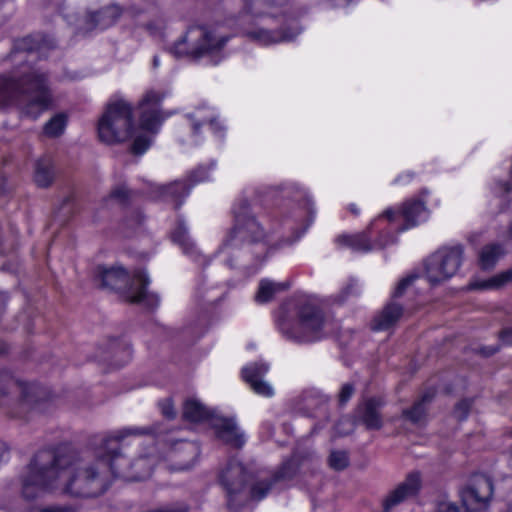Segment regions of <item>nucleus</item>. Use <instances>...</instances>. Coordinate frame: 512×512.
Here are the masks:
<instances>
[{
    "mask_svg": "<svg viewBox=\"0 0 512 512\" xmlns=\"http://www.w3.org/2000/svg\"><path fill=\"white\" fill-rule=\"evenodd\" d=\"M251 478L245 466L236 459L230 460L220 472L219 481L227 492L228 505L236 508L235 498L242 493L246 483Z\"/></svg>",
    "mask_w": 512,
    "mask_h": 512,
    "instance_id": "2eb2a0df",
    "label": "nucleus"
},
{
    "mask_svg": "<svg viewBox=\"0 0 512 512\" xmlns=\"http://www.w3.org/2000/svg\"><path fill=\"white\" fill-rule=\"evenodd\" d=\"M418 277L417 274L411 273L398 281L391 292V299L382 310L379 320H399L417 316L416 311L420 309V306H403L398 300L410 290Z\"/></svg>",
    "mask_w": 512,
    "mask_h": 512,
    "instance_id": "4468645a",
    "label": "nucleus"
},
{
    "mask_svg": "<svg viewBox=\"0 0 512 512\" xmlns=\"http://www.w3.org/2000/svg\"><path fill=\"white\" fill-rule=\"evenodd\" d=\"M213 166L214 165L210 167L199 166L188 175L186 181L179 180L168 185L153 184L151 193H153L156 198L174 201L176 208H178L182 200L189 195L193 185L210 180V170Z\"/></svg>",
    "mask_w": 512,
    "mask_h": 512,
    "instance_id": "ddd939ff",
    "label": "nucleus"
},
{
    "mask_svg": "<svg viewBox=\"0 0 512 512\" xmlns=\"http://www.w3.org/2000/svg\"><path fill=\"white\" fill-rule=\"evenodd\" d=\"M148 459L147 458H140L138 459L135 463H133V467L134 468H142V467H147L148 466Z\"/></svg>",
    "mask_w": 512,
    "mask_h": 512,
    "instance_id": "49530a36",
    "label": "nucleus"
},
{
    "mask_svg": "<svg viewBox=\"0 0 512 512\" xmlns=\"http://www.w3.org/2000/svg\"><path fill=\"white\" fill-rule=\"evenodd\" d=\"M228 41V38L216 35L205 27L194 26L187 30L186 34L174 43L171 52L176 57L192 54L200 56L219 51Z\"/></svg>",
    "mask_w": 512,
    "mask_h": 512,
    "instance_id": "9b49d317",
    "label": "nucleus"
},
{
    "mask_svg": "<svg viewBox=\"0 0 512 512\" xmlns=\"http://www.w3.org/2000/svg\"><path fill=\"white\" fill-rule=\"evenodd\" d=\"M269 371V365L264 362H255L242 368L243 380L250 386L254 393L263 397H272L274 390L272 386L263 380Z\"/></svg>",
    "mask_w": 512,
    "mask_h": 512,
    "instance_id": "f3484780",
    "label": "nucleus"
},
{
    "mask_svg": "<svg viewBox=\"0 0 512 512\" xmlns=\"http://www.w3.org/2000/svg\"><path fill=\"white\" fill-rule=\"evenodd\" d=\"M498 351V347H482L480 350H479V353L485 357H489V356H492L493 354H495L496 352Z\"/></svg>",
    "mask_w": 512,
    "mask_h": 512,
    "instance_id": "37998d69",
    "label": "nucleus"
},
{
    "mask_svg": "<svg viewBox=\"0 0 512 512\" xmlns=\"http://www.w3.org/2000/svg\"><path fill=\"white\" fill-rule=\"evenodd\" d=\"M7 351V346L5 343L0 342V354H3Z\"/></svg>",
    "mask_w": 512,
    "mask_h": 512,
    "instance_id": "5fc2aeb1",
    "label": "nucleus"
},
{
    "mask_svg": "<svg viewBox=\"0 0 512 512\" xmlns=\"http://www.w3.org/2000/svg\"><path fill=\"white\" fill-rule=\"evenodd\" d=\"M362 288L356 280H351L337 295L335 300L339 303L344 302L351 296H359Z\"/></svg>",
    "mask_w": 512,
    "mask_h": 512,
    "instance_id": "473e14b6",
    "label": "nucleus"
},
{
    "mask_svg": "<svg viewBox=\"0 0 512 512\" xmlns=\"http://www.w3.org/2000/svg\"><path fill=\"white\" fill-rule=\"evenodd\" d=\"M33 512H68V510L64 509V508L51 507V508L39 509V510H36Z\"/></svg>",
    "mask_w": 512,
    "mask_h": 512,
    "instance_id": "de8ad7c7",
    "label": "nucleus"
},
{
    "mask_svg": "<svg viewBox=\"0 0 512 512\" xmlns=\"http://www.w3.org/2000/svg\"><path fill=\"white\" fill-rule=\"evenodd\" d=\"M414 174L412 172H405L398 177H396L393 181L394 184H408L412 181Z\"/></svg>",
    "mask_w": 512,
    "mask_h": 512,
    "instance_id": "58836bf2",
    "label": "nucleus"
},
{
    "mask_svg": "<svg viewBox=\"0 0 512 512\" xmlns=\"http://www.w3.org/2000/svg\"><path fill=\"white\" fill-rule=\"evenodd\" d=\"M471 408V401L464 399L461 400L457 405L455 406L454 413L456 417L460 420H463L467 417L469 410Z\"/></svg>",
    "mask_w": 512,
    "mask_h": 512,
    "instance_id": "f704fd0d",
    "label": "nucleus"
},
{
    "mask_svg": "<svg viewBox=\"0 0 512 512\" xmlns=\"http://www.w3.org/2000/svg\"><path fill=\"white\" fill-rule=\"evenodd\" d=\"M394 322H388V321H385V322H377V324L375 326L372 327V329L374 331H380V330H386V329H390L392 324Z\"/></svg>",
    "mask_w": 512,
    "mask_h": 512,
    "instance_id": "c03bdc74",
    "label": "nucleus"
},
{
    "mask_svg": "<svg viewBox=\"0 0 512 512\" xmlns=\"http://www.w3.org/2000/svg\"><path fill=\"white\" fill-rule=\"evenodd\" d=\"M41 394L38 386L20 382L9 372L0 370V404L14 405V416L22 417L31 410L40 409Z\"/></svg>",
    "mask_w": 512,
    "mask_h": 512,
    "instance_id": "6e6552de",
    "label": "nucleus"
},
{
    "mask_svg": "<svg viewBox=\"0 0 512 512\" xmlns=\"http://www.w3.org/2000/svg\"><path fill=\"white\" fill-rule=\"evenodd\" d=\"M383 405L384 401L380 397H371L359 404L357 416L367 429L379 430L382 428L383 419L380 409Z\"/></svg>",
    "mask_w": 512,
    "mask_h": 512,
    "instance_id": "412c9836",
    "label": "nucleus"
},
{
    "mask_svg": "<svg viewBox=\"0 0 512 512\" xmlns=\"http://www.w3.org/2000/svg\"><path fill=\"white\" fill-rule=\"evenodd\" d=\"M493 493L492 480L486 475L476 474L461 490L460 497L466 512H482L488 508Z\"/></svg>",
    "mask_w": 512,
    "mask_h": 512,
    "instance_id": "f8f14e48",
    "label": "nucleus"
},
{
    "mask_svg": "<svg viewBox=\"0 0 512 512\" xmlns=\"http://www.w3.org/2000/svg\"><path fill=\"white\" fill-rule=\"evenodd\" d=\"M189 508L184 503H176L171 505H166L160 508L152 509L146 512H188Z\"/></svg>",
    "mask_w": 512,
    "mask_h": 512,
    "instance_id": "c9c22d12",
    "label": "nucleus"
},
{
    "mask_svg": "<svg viewBox=\"0 0 512 512\" xmlns=\"http://www.w3.org/2000/svg\"><path fill=\"white\" fill-rule=\"evenodd\" d=\"M421 487V478L418 473H411L406 480L398 485L384 500L383 507L386 512L398 505L408 497L417 494Z\"/></svg>",
    "mask_w": 512,
    "mask_h": 512,
    "instance_id": "4be33fe9",
    "label": "nucleus"
},
{
    "mask_svg": "<svg viewBox=\"0 0 512 512\" xmlns=\"http://www.w3.org/2000/svg\"><path fill=\"white\" fill-rule=\"evenodd\" d=\"M330 466L335 470H343L348 466L349 458L344 451H334L329 457Z\"/></svg>",
    "mask_w": 512,
    "mask_h": 512,
    "instance_id": "72a5a7b5",
    "label": "nucleus"
},
{
    "mask_svg": "<svg viewBox=\"0 0 512 512\" xmlns=\"http://www.w3.org/2000/svg\"><path fill=\"white\" fill-rule=\"evenodd\" d=\"M271 188L265 191L253 187L245 188L233 205L234 225L216 252V256L230 268L234 260L246 253H256L254 247L264 250L267 233L252 212V205L266 201Z\"/></svg>",
    "mask_w": 512,
    "mask_h": 512,
    "instance_id": "7ed1b4c3",
    "label": "nucleus"
},
{
    "mask_svg": "<svg viewBox=\"0 0 512 512\" xmlns=\"http://www.w3.org/2000/svg\"><path fill=\"white\" fill-rule=\"evenodd\" d=\"M326 322H278L277 329L287 340L304 343L323 337Z\"/></svg>",
    "mask_w": 512,
    "mask_h": 512,
    "instance_id": "dca6fc26",
    "label": "nucleus"
},
{
    "mask_svg": "<svg viewBox=\"0 0 512 512\" xmlns=\"http://www.w3.org/2000/svg\"><path fill=\"white\" fill-rule=\"evenodd\" d=\"M354 393V386L350 383H346L342 386L339 393V403L345 405Z\"/></svg>",
    "mask_w": 512,
    "mask_h": 512,
    "instance_id": "e433bc0d",
    "label": "nucleus"
},
{
    "mask_svg": "<svg viewBox=\"0 0 512 512\" xmlns=\"http://www.w3.org/2000/svg\"><path fill=\"white\" fill-rule=\"evenodd\" d=\"M150 433H154V428H124L110 433L97 450L100 459L95 464L80 460L73 452H64L61 449L39 451L23 479V495L32 499L40 491L61 486L71 496L95 497L104 493L110 485L107 472L115 477L144 480L150 476L151 470L126 474L123 468L129 461L118 453V449L127 436Z\"/></svg>",
    "mask_w": 512,
    "mask_h": 512,
    "instance_id": "f257e3e1",
    "label": "nucleus"
},
{
    "mask_svg": "<svg viewBox=\"0 0 512 512\" xmlns=\"http://www.w3.org/2000/svg\"><path fill=\"white\" fill-rule=\"evenodd\" d=\"M512 282V268L489 279H475L468 284L469 290H496Z\"/></svg>",
    "mask_w": 512,
    "mask_h": 512,
    "instance_id": "a878e982",
    "label": "nucleus"
},
{
    "mask_svg": "<svg viewBox=\"0 0 512 512\" xmlns=\"http://www.w3.org/2000/svg\"><path fill=\"white\" fill-rule=\"evenodd\" d=\"M349 211L354 214L355 216H358L360 214V209L356 204H350L348 206Z\"/></svg>",
    "mask_w": 512,
    "mask_h": 512,
    "instance_id": "3c124183",
    "label": "nucleus"
},
{
    "mask_svg": "<svg viewBox=\"0 0 512 512\" xmlns=\"http://www.w3.org/2000/svg\"><path fill=\"white\" fill-rule=\"evenodd\" d=\"M395 215L396 211L389 208L375 218L364 232L341 235L337 237L336 242L361 253L382 249L395 241L396 227H392Z\"/></svg>",
    "mask_w": 512,
    "mask_h": 512,
    "instance_id": "0eeeda50",
    "label": "nucleus"
},
{
    "mask_svg": "<svg viewBox=\"0 0 512 512\" xmlns=\"http://www.w3.org/2000/svg\"><path fill=\"white\" fill-rule=\"evenodd\" d=\"M54 171L52 162L48 158L36 162L34 179L38 186L47 187L53 180Z\"/></svg>",
    "mask_w": 512,
    "mask_h": 512,
    "instance_id": "c85d7f7f",
    "label": "nucleus"
},
{
    "mask_svg": "<svg viewBox=\"0 0 512 512\" xmlns=\"http://www.w3.org/2000/svg\"><path fill=\"white\" fill-rule=\"evenodd\" d=\"M171 238L173 242L181 247L183 253L189 256L192 260L200 265L208 264V257L202 255L198 250L195 243L190 238L186 224L182 218L177 219L171 232Z\"/></svg>",
    "mask_w": 512,
    "mask_h": 512,
    "instance_id": "a211bd4d",
    "label": "nucleus"
},
{
    "mask_svg": "<svg viewBox=\"0 0 512 512\" xmlns=\"http://www.w3.org/2000/svg\"><path fill=\"white\" fill-rule=\"evenodd\" d=\"M212 426L218 439L234 447L241 448L245 444L244 434L239 430L232 418L217 417L213 420Z\"/></svg>",
    "mask_w": 512,
    "mask_h": 512,
    "instance_id": "aec40b11",
    "label": "nucleus"
},
{
    "mask_svg": "<svg viewBox=\"0 0 512 512\" xmlns=\"http://www.w3.org/2000/svg\"><path fill=\"white\" fill-rule=\"evenodd\" d=\"M497 186H499L497 189L502 194L508 193L511 190V185L507 182H499Z\"/></svg>",
    "mask_w": 512,
    "mask_h": 512,
    "instance_id": "a18cd8bd",
    "label": "nucleus"
},
{
    "mask_svg": "<svg viewBox=\"0 0 512 512\" xmlns=\"http://www.w3.org/2000/svg\"><path fill=\"white\" fill-rule=\"evenodd\" d=\"M186 125L178 129V140L183 145L197 146L204 139V132L211 129L217 136L222 135V125L217 112L209 106L196 107L185 116Z\"/></svg>",
    "mask_w": 512,
    "mask_h": 512,
    "instance_id": "1a4fd4ad",
    "label": "nucleus"
},
{
    "mask_svg": "<svg viewBox=\"0 0 512 512\" xmlns=\"http://www.w3.org/2000/svg\"><path fill=\"white\" fill-rule=\"evenodd\" d=\"M131 197V191L126 187L125 184H120L114 187L108 198L105 200L108 203L125 204Z\"/></svg>",
    "mask_w": 512,
    "mask_h": 512,
    "instance_id": "2f4dec72",
    "label": "nucleus"
},
{
    "mask_svg": "<svg viewBox=\"0 0 512 512\" xmlns=\"http://www.w3.org/2000/svg\"><path fill=\"white\" fill-rule=\"evenodd\" d=\"M160 66V60L158 56L153 57V67L158 68Z\"/></svg>",
    "mask_w": 512,
    "mask_h": 512,
    "instance_id": "864d4df0",
    "label": "nucleus"
},
{
    "mask_svg": "<svg viewBox=\"0 0 512 512\" xmlns=\"http://www.w3.org/2000/svg\"><path fill=\"white\" fill-rule=\"evenodd\" d=\"M504 254L503 246L498 243L485 245L479 252V265L483 270H490Z\"/></svg>",
    "mask_w": 512,
    "mask_h": 512,
    "instance_id": "bb28decb",
    "label": "nucleus"
},
{
    "mask_svg": "<svg viewBox=\"0 0 512 512\" xmlns=\"http://www.w3.org/2000/svg\"><path fill=\"white\" fill-rule=\"evenodd\" d=\"M51 103L44 72L21 65L9 74H0V108L17 105L21 112L36 119Z\"/></svg>",
    "mask_w": 512,
    "mask_h": 512,
    "instance_id": "20e7f679",
    "label": "nucleus"
},
{
    "mask_svg": "<svg viewBox=\"0 0 512 512\" xmlns=\"http://www.w3.org/2000/svg\"><path fill=\"white\" fill-rule=\"evenodd\" d=\"M500 339L504 344L512 345V327L505 329L501 335Z\"/></svg>",
    "mask_w": 512,
    "mask_h": 512,
    "instance_id": "a19ab883",
    "label": "nucleus"
},
{
    "mask_svg": "<svg viewBox=\"0 0 512 512\" xmlns=\"http://www.w3.org/2000/svg\"><path fill=\"white\" fill-rule=\"evenodd\" d=\"M291 286L290 281L275 282L270 279H262L259 282L255 294V301L259 304L273 300L278 294L287 291Z\"/></svg>",
    "mask_w": 512,
    "mask_h": 512,
    "instance_id": "5701e85b",
    "label": "nucleus"
},
{
    "mask_svg": "<svg viewBox=\"0 0 512 512\" xmlns=\"http://www.w3.org/2000/svg\"><path fill=\"white\" fill-rule=\"evenodd\" d=\"M159 406L164 417L168 419H173L175 417L176 412L174 410V406L171 399H165L161 401L159 403Z\"/></svg>",
    "mask_w": 512,
    "mask_h": 512,
    "instance_id": "4c0bfd02",
    "label": "nucleus"
},
{
    "mask_svg": "<svg viewBox=\"0 0 512 512\" xmlns=\"http://www.w3.org/2000/svg\"><path fill=\"white\" fill-rule=\"evenodd\" d=\"M426 195L427 191H422L419 197L411 198L403 203L399 213L403 217L405 225L400 228V231L407 230L428 219L429 213L424 203Z\"/></svg>",
    "mask_w": 512,
    "mask_h": 512,
    "instance_id": "6ab92c4d",
    "label": "nucleus"
},
{
    "mask_svg": "<svg viewBox=\"0 0 512 512\" xmlns=\"http://www.w3.org/2000/svg\"><path fill=\"white\" fill-rule=\"evenodd\" d=\"M291 466V463H286L274 477L254 483L250 490V498L256 501L262 500L266 497L276 481L292 477V473L290 472Z\"/></svg>",
    "mask_w": 512,
    "mask_h": 512,
    "instance_id": "b1692460",
    "label": "nucleus"
},
{
    "mask_svg": "<svg viewBox=\"0 0 512 512\" xmlns=\"http://www.w3.org/2000/svg\"><path fill=\"white\" fill-rule=\"evenodd\" d=\"M461 245L445 246L430 255L424 262L425 277L430 285H439L457 274L463 262Z\"/></svg>",
    "mask_w": 512,
    "mask_h": 512,
    "instance_id": "9d476101",
    "label": "nucleus"
},
{
    "mask_svg": "<svg viewBox=\"0 0 512 512\" xmlns=\"http://www.w3.org/2000/svg\"><path fill=\"white\" fill-rule=\"evenodd\" d=\"M313 219L312 218H308L305 222L304 225L301 226V228L299 230H297V234L296 236L294 237V240L293 241H296L298 240L304 233L305 231L307 230V228L310 226V224L312 223Z\"/></svg>",
    "mask_w": 512,
    "mask_h": 512,
    "instance_id": "79ce46f5",
    "label": "nucleus"
},
{
    "mask_svg": "<svg viewBox=\"0 0 512 512\" xmlns=\"http://www.w3.org/2000/svg\"><path fill=\"white\" fill-rule=\"evenodd\" d=\"M183 416L192 422L202 421L209 416L207 408L195 399H189L184 404Z\"/></svg>",
    "mask_w": 512,
    "mask_h": 512,
    "instance_id": "c756f323",
    "label": "nucleus"
},
{
    "mask_svg": "<svg viewBox=\"0 0 512 512\" xmlns=\"http://www.w3.org/2000/svg\"><path fill=\"white\" fill-rule=\"evenodd\" d=\"M96 273L103 287L119 292L126 301L140 303L150 309L159 306L158 294L147 290L150 280L144 270L137 269L130 275L119 265L98 266Z\"/></svg>",
    "mask_w": 512,
    "mask_h": 512,
    "instance_id": "423d86ee",
    "label": "nucleus"
},
{
    "mask_svg": "<svg viewBox=\"0 0 512 512\" xmlns=\"http://www.w3.org/2000/svg\"><path fill=\"white\" fill-rule=\"evenodd\" d=\"M216 301V298L214 297H208L207 299H205V302L207 303V305H212L214 304V302Z\"/></svg>",
    "mask_w": 512,
    "mask_h": 512,
    "instance_id": "6e6d98bb",
    "label": "nucleus"
},
{
    "mask_svg": "<svg viewBox=\"0 0 512 512\" xmlns=\"http://www.w3.org/2000/svg\"><path fill=\"white\" fill-rule=\"evenodd\" d=\"M11 57L15 60H20L22 61L24 59V53L23 52H20V51H17V52H13Z\"/></svg>",
    "mask_w": 512,
    "mask_h": 512,
    "instance_id": "603ef678",
    "label": "nucleus"
},
{
    "mask_svg": "<svg viewBox=\"0 0 512 512\" xmlns=\"http://www.w3.org/2000/svg\"><path fill=\"white\" fill-rule=\"evenodd\" d=\"M287 0H243L242 22L245 35L262 46L294 40L301 32L294 23L284 30H274L269 22L281 15Z\"/></svg>",
    "mask_w": 512,
    "mask_h": 512,
    "instance_id": "39448f33",
    "label": "nucleus"
},
{
    "mask_svg": "<svg viewBox=\"0 0 512 512\" xmlns=\"http://www.w3.org/2000/svg\"><path fill=\"white\" fill-rule=\"evenodd\" d=\"M508 458H509V461L512 462V445L509 447V450H508Z\"/></svg>",
    "mask_w": 512,
    "mask_h": 512,
    "instance_id": "4d7b16f0",
    "label": "nucleus"
},
{
    "mask_svg": "<svg viewBox=\"0 0 512 512\" xmlns=\"http://www.w3.org/2000/svg\"><path fill=\"white\" fill-rule=\"evenodd\" d=\"M31 41H32V39H31V38H25V39L23 40V47H22V48L27 49V50H29L30 52H32V50H34V49H37L36 47L29 45V43H30Z\"/></svg>",
    "mask_w": 512,
    "mask_h": 512,
    "instance_id": "8fccbe9b",
    "label": "nucleus"
},
{
    "mask_svg": "<svg viewBox=\"0 0 512 512\" xmlns=\"http://www.w3.org/2000/svg\"><path fill=\"white\" fill-rule=\"evenodd\" d=\"M511 435H512V432H511Z\"/></svg>",
    "mask_w": 512,
    "mask_h": 512,
    "instance_id": "bf43d9fd",
    "label": "nucleus"
},
{
    "mask_svg": "<svg viewBox=\"0 0 512 512\" xmlns=\"http://www.w3.org/2000/svg\"><path fill=\"white\" fill-rule=\"evenodd\" d=\"M165 96V93L156 90H149L144 95L138 106L141 129L139 133L132 125L133 108L131 104L122 98L111 99L97 123V134L100 141L114 144L133 137L132 152L143 154L152 142L149 133L158 132L166 118L160 109V103Z\"/></svg>",
    "mask_w": 512,
    "mask_h": 512,
    "instance_id": "f03ea898",
    "label": "nucleus"
},
{
    "mask_svg": "<svg viewBox=\"0 0 512 512\" xmlns=\"http://www.w3.org/2000/svg\"><path fill=\"white\" fill-rule=\"evenodd\" d=\"M435 395V391L424 393L419 401L412 408L403 411V416L414 424L421 423L426 415V404L429 403Z\"/></svg>",
    "mask_w": 512,
    "mask_h": 512,
    "instance_id": "cd10ccee",
    "label": "nucleus"
},
{
    "mask_svg": "<svg viewBox=\"0 0 512 512\" xmlns=\"http://www.w3.org/2000/svg\"><path fill=\"white\" fill-rule=\"evenodd\" d=\"M301 320H321V315L319 314L318 311H313V313L310 316H303Z\"/></svg>",
    "mask_w": 512,
    "mask_h": 512,
    "instance_id": "09e8293b",
    "label": "nucleus"
},
{
    "mask_svg": "<svg viewBox=\"0 0 512 512\" xmlns=\"http://www.w3.org/2000/svg\"><path fill=\"white\" fill-rule=\"evenodd\" d=\"M352 0H324L326 7H344L347 6Z\"/></svg>",
    "mask_w": 512,
    "mask_h": 512,
    "instance_id": "ea45409f",
    "label": "nucleus"
},
{
    "mask_svg": "<svg viewBox=\"0 0 512 512\" xmlns=\"http://www.w3.org/2000/svg\"><path fill=\"white\" fill-rule=\"evenodd\" d=\"M121 15V9L117 5H109L88 16L93 28L106 29L113 25Z\"/></svg>",
    "mask_w": 512,
    "mask_h": 512,
    "instance_id": "393cba45",
    "label": "nucleus"
},
{
    "mask_svg": "<svg viewBox=\"0 0 512 512\" xmlns=\"http://www.w3.org/2000/svg\"><path fill=\"white\" fill-rule=\"evenodd\" d=\"M66 125V115L62 113L56 114L45 124L44 133L48 137H58L64 132Z\"/></svg>",
    "mask_w": 512,
    "mask_h": 512,
    "instance_id": "7c9ffc66",
    "label": "nucleus"
},
{
    "mask_svg": "<svg viewBox=\"0 0 512 512\" xmlns=\"http://www.w3.org/2000/svg\"><path fill=\"white\" fill-rule=\"evenodd\" d=\"M509 236H510V238H512V222H511V225L509 227Z\"/></svg>",
    "mask_w": 512,
    "mask_h": 512,
    "instance_id": "13d9d810",
    "label": "nucleus"
}]
</instances>
